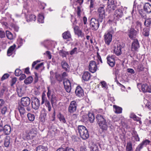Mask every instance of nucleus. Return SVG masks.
Returning a JSON list of instances; mask_svg holds the SVG:
<instances>
[{
  "label": "nucleus",
  "mask_w": 151,
  "mask_h": 151,
  "mask_svg": "<svg viewBox=\"0 0 151 151\" xmlns=\"http://www.w3.org/2000/svg\"><path fill=\"white\" fill-rule=\"evenodd\" d=\"M37 134V128L35 127H33L31 129L26 130L25 133L23 134L22 137L25 140H32L36 136Z\"/></svg>",
  "instance_id": "f257e3e1"
},
{
  "label": "nucleus",
  "mask_w": 151,
  "mask_h": 151,
  "mask_svg": "<svg viewBox=\"0 0 151 151\" xmlns=\"http://www.w3.org/2000/svg\"><path fill=\"white\" fill-rule=\"evenodd\" d=\"M96 118L100 129L102 131H106L108 126L105 117L101 114H98L96 116Z\"/></svg>",
  "instance_id": "f03ea898"
},
{
  "label": "nucleus",
  "mask_w": 151,
  "mask_h": 151,
  "mask_svg": "<svg viewBox=\"0 0 151 151\" xmlns=\"http://www.w3.org/2000/svg\"><path fill=\"white\" fill-rule=\"evenodd\" d=\"M78 128L80 137L83 139L86 140L89 138V135L88 132L85 127L83 125H78Z\"/></svg>",
  "instance_id": "7ed1b4c3"
},
{
  "label": "nucleus",
  "mask_w": 151,
  "mask_h": 151,
  "mask_svg": "<svg viewBox=\"0 0 151 151\" xmlns=\"http://www.w3.org/2000/svg\"><path fill=\"white\" fill-rule=\"evenodd\" d=\"M114 32L113 29L108 30L107 32L105 33L104 36V40L106 44L109 46L111 42L112 38V35L114 33Z\"/></svg>",
  "instance_id": "20e7f679"
},
{
  "label": "nucleus",
  "mask_w": 151,
  "mask_h": 151,
  "mask_svg": "<svg viewBox=\"0 0 151 151\" xmlns=\"http://www.w3.org/2000/svg\"><path fill=\"white\" fill-rule=\"evenodd\" d=\"M105 6L101 5L97 9V14L99 20L101 22L105 17V11L104 9Z\"/></svg>",
  "instance_id": "39448f33"
},
{
  "label": "nucleus",
  "mask_w": 151,
  "mask_h": 151,
  "mask_svg": "<svg viewBox=\"0 0 151 151\" xmlns=\"http://www.w3.org/2000/svg\"><path fill=\"white\" fill-rule=\"evenodd\" d=\"M90 27L92 30L96 31L99 26V20L95 18H92L90 21Z\"/></svg>",
  "instance_id": "423d86ee"
},
{
  "label": "nucleus",
  "mask_w": 151,
  "mask_h": 151,
  "mask_svg": "<svg viewBox=\"0 0 151 151\" xmlns=\"http://www.w3.org/2000/svg\"><path fill=\"white\" fill-rule=\"evenodd\" d=\"M77 103L76 101H72L70 102L68 108V111L70 113H73L76 111L77 108Z\"/></svg>",
  "instance_id": "0eeeda50"
},
{
  "label": "nucleus",
  "mask_w": 151,
  "mask_h": 151,
  "mask_svg": "<svg viewBox=\"0 0 151 151\" xmlns=\"http://www.w3.org/2000/svg\"><path fill=\"white\" fill-rule=\"evenodd\" d=\"M88 68L89 70L92 73H94L96 71L98 67L95 61L91 60L89 62Z\"/></svg>",
  "instance_id": "6e6552de"
},
{
  "label": "nucleus",
  "mask_w": 151,
  "mask_h": 151,
  "mask_svg": "<svg viewBox=\"0 0 151 151\" xmlns=\"http://www.w3.org/2000/svg\"><path fill=\"white\" fill-rule=\"evenodd\" d=\"M32 108L35 109H37L40 106V101L36 97L32 99Z\"/></svg>",
  "instance_id": "1a4fd4ad"
},
{
  "label": "nucleus",
  "mask_w": 151,
  "mask_h": 151,
  "mask_svg": "<svg viewBox=\"0 0 151 151\" xmlns=\"http://www.w3.org/2000/svg\"><path fill=\"white\" fill-rule=\"evenodd\" d=\"M73 29L75 35H77L78 37L83 38L84 37V33L80 29L78 26H75L73 27Z\"/></svg>",
  "instance_id": "9d476101"
},
{
  "label": "nucleus",
  "mask_w": 151,
  "mask_h": 151,
  "mask_svg": "<svg viewBox=\"0 0 151 151\" xmlns=\"http://www.w3.org/2000/svg\"><path fill=\"white\" fill-rule=\"evenodd\" d=\"M123 15V12L122 9H118L114 12L113 16L118 21Z\"/></svg>",
  "instance_id": "9b49d317"
},
{
  "label": "nucleus",
  "mask_w": 151,
  "mask_h": 151,
  "mask_svg": "<svg viewBox=\"0 0 151 151\" xmlns=\"http://www.w3.org/2000/svg\"><path fill=\"white\" fill-rule=\"evenodd\" d=\"M139 45L137 39L133 40L131 45V50L132 51H137L139 47Z\"/></svg>",
  "instance_id": "f8f14e48"
},
{
  "label": "nucleus",
  "mask_w": 151,
  "mask_h": 151,
  "mask_svg": "<svg viewBox=\"0 0 151 151\" xmlns=\"http://www.w3.org/2000/svg\"><path fill=\"white\" fill-rule=\"evenodd\" d=\"M11 138L9 136H6L4 140L3 147L5 150L9 149L11 146Z\"/></svg>",
  "instance_id": "ddd939ff"
},
{
  "label": "nucleus",
  "mask_w": 151,
  "mask_h": 151,
  "mask_svg": "<svg viewBox=\"0 0 151 151\" xmlns=\"http://www.w3.org/2000/svg\"><path fill=\"white\" fill-rule=\"evenodd\" d=\"M107 63L109 66L111 67L114 66L115 64V57L113 55L108 56L106 58Z\"/></svg>",
  "instance_id": "4468645a"
},
{
  "label": "nucleus",
  "mask_w": 151,
  "mask_h": 151,
  "mask_svg": "<svg viewBox=\"0 0 151 151\" xmlns=\"http://www.w3.org/2000/svg\"><path fill=\"white\" fill-rule=\"evenodd\" d=\"M30 103V99L28 97L22 98L21 99V104L24 106H28Z\"/></svg>",
  "instance_id": "2eb2a0df"
},
{
  "label": "nucleus",
  "mask_w": 151,
  "mask_h": 151,
  "mask_svg": "<svg viewBox=\"0 0 151 151\" xmlns=\"http://www.w3.org/2000/svg\"><path fill=\"white\" fill-rule=\"evenodd\" d=\"M150 141L148 139H146L143 141L141 143L139 144L136 147L135 151H140L143 147L144 145H149Z\"/></svg>",
  "instance_id": "dca6fc26"
},
{
  "label": "nucleus",
  "mask_w": 151,
  "mask_h": 151,
  "mask_svg": "<svg viewBox=\"0 0 151 151\" xmlns=\"http://www.w3.org/2000/svg\"><path fill=\"white\" fill-rule=\"evenodd\" d=\"M75 93L76 96L79 97H82L84 95L83 90L80 86H77L75 91Z\"/></svg>",
  "instance_id": "f3484780"
},
{
  "label": "nucleus",
  "mask_w": 151,
  "mask_h": 151,
  "mask_svg": "<svg viewBox=\"0 0 151 151\" xmlns=\"http://www.w3.org/2000/svg\"><path fill=\"white\" fill-rule=\"evenodd\" d=\"M122 48L121 45L119 44L117 45V46H115L114 47V53L116 55L119 56L122 54Z\"/></svg>",
  "instance_id": "a211bd4d"
},
{
  "label": "nucleus",
  "mask_w": 151,
  "mask_h": 151,
  "mask_svg": "<svg viewBox=\"0 0 151 151\" xmlns=\"http://www.w3.org/2000/svg\"><path fill=\"white\" fill-rule=\"evenodd\" d=\"M63 83L66 91L68 93L70 92L71 90V86L70 81L67 79L65 81H63Z\"/></svg>",
  "instance_id": "6ab92c4d"
},
{
  "label": "nucleus",
  "mask_w": 151,
  "mask_h": 151,
  "mask_svg": "<svg viewBox=\"0 0 151 151\" xmlns=\"http://www.w3.org/2000/svg\"><path fill=\"white\" fill-rule=\"evenodd\" d=\"M137 35V32L134 29L131 28L129 31L128 36L131 39L134 40Z\"/></svg>",
  "instance_id": "aec40b11"
},
{
  "label": "nucleus",
  "mask_w": 151,
  "mask_h": 151,
  "mask_svg": "<svg viewBox=\"0 0 151 151\" xmlns=\"http://www.w3.org/2000/svg\"><path fill=\"white\" fill-rule=\"evenodd\" d=\"M141 90L144 93H151V86L146 84H143L141 85Z\"/></svg>",
  "instance_id": "412c9836"
},
{
  "label": "nucleus",
  "mask_w": 151,
  "mask_h": 151,
  "mask_svg": "<svg viewBox=\"0 0 151 151\" xmlns=\"http://www.w3.org/2000/svg\"><path fill=\"white\" fill-rule=\"evenodd\" d=\"M16 46V45L14 44L9 47L7 52V55L8 56H10L13 54Z\"/></svg>",
  "instance_id": "4be33fe9"
},
{
  "label": "nucleus",
  "mask_w": 151,
  "mask_h": 151,
  "mask_svg": "<svg viewBox=\"0 0 151 151\" xmlns=\"http://www.w3.org/2000/svg\"><path fill=\"white\" fill-rule=\"evenodd\" d=\"M91 74L88 71L85 72L83 73L82 78L84 81H89L91 78Z\"/></svg>",
  "instance_id": "5701e85b"
},
{
  "label": "nucleus",
  "mask_w": 151,
  "mask_h": 151,
  "mask_svg": "<svg viewBox=\"0 0 151 151\" xmlns=\"http://www.w3.org/2000/svg\"><path fill=\"white\" fill-rule=\"evenodd\" d=\"M18 109L20 114L21 117L22 118H24L25 117L26 113V111L24 108L22 106H18Z\"/></svg>",
  "instance_id": "b1692460"
},
{
  "label": "nucleus",
  "mask_w": 151,
  "mask_h": 151,
  "mask_svg": "<svg viewBox=\"0 0 151 151\" xmlns=\"http://www.w3.org/2000/svg\"><path fill=\"white\" fill-rule=\"evenodd\" d=\"M88 1L90 2L89 7L90 11H92L95 8L96 4V0H88Z\"/></svg>",
  "instance_id": "393cba45"
},
{
  "label": "nucleus",
  "mask_w": 151,
  "mask_h": 151,
  "mask_svg": "<svg viewBox=\"0 0 151 151\" xmlns=\"http://www.w3.org/2000/svg\"><path fill=\"white\" fill-rule=\"evenodd\" d=\"M50 99L51 104L52 106L56 104L57 101H58V98L55 94H52Z\"/></svg>",
  "instance_id": "a878e982"
},
{
  "label": "nucleus",
  "mask_w": 151,
  "mask_h": 151,
  "mask_svg": "<svg viewBox=\"0 0 151 151\" xmlns=\"http://www.w3.org/2000/svg\"><path fill=\"white\" fill-rule=\"evenodd\" d=\"M3 131L5 135L9 134L11 131V127L8 125H5L4 127Z\"/></svg>",
  "instance_id": "bb28decb"
},
{
  "label": "nucleus",
  "mask_w": 151,
  "mask_h": 151,
  "mask_svg": "<svg viewBox=\"0 0 151 151\" xmlns=\"http://www.w3.org/2000/svg\"><path fill=\"white\" fill-rule=\"evenodd\" d=\"M144 9L145 11L148 13L151 12V5L148 3H146L144 6Z\"/></svg>",
  "instance_id": "cd10ccee"
},
{
  "label": "nucleus",
  "mask_w": 151,
  "mask_h": 151,
  "mask_svg": "<svg viewBox=\"0 0 151 151\" xmlns=\"http://www.w3.org/2000/svg\"><path fill=\"white\" fill-rule=\"evenodd\" d=\"M26 19L27 22L35 21L36 19V16L34 14H30L27 16Z\"/></svg>",
  "instance_id": "c85d7f7f"
},
{
  "label": "nucleus",
  "mask_w": 151,
  "mask_h": 151,
  "mask_svg": "<svg viewBox=\"0 0 151 151\" xmlns=\"http://www.w3.org/2000/svg\"><path fill=\"white\" fill-rule=\"evenodd\" d=\"M113 107L114 109V111L115 113L118 114L122 113V109L121 107L116 105H114Z\"/></svg>",
  "instance_id": "c756f323"
},
{
  "label": "nucleus",
  "mask_w": 151,
  "mask_h": 151,
  "mask_svg": "<svg viewBox=\"0 0 151 151\" xmlns=\"http://www.w3.org/2000/svg\"><path fill=\"white\" fill-rule=\"evenodd\" d=\"M36 151H47L48 148L47 146L42 145H39L35 149Z\"/></svg>",
  "instance_id": "7c9ffc66"
},
{
  "label": "nucleus",
  "mask_w": 151,
  "mask_h": 151,
  "mask_svg": "<svg viewBox=\"0 0 151 151\" xmlns=\"http://www.w3.org/2000/svg\"><path fill=\"white\" fill-rule=\"evenodd\" d=\"M62 37L63 39H67L71 38V35L70 32L67 31L63 33Z\"/></svg>",
  "instance_id": "2f4dec72"
},
{
  "label": "nucleus",
  "mask_w": 151,
  "mask_h": 151,
  "mask_svg": "<svg viewBox=\"0 0 151 151\" xmlns=\"http://www.w3.org/2000/svg\"><path fill=\"white\" fill-rule=\"evenodd\" d=\"M150 28H145L143 29L142 34L145 37H148L150 35Z\"/></svg>",
  "instance_id": "473e14b6"
},
{
  "label": "nucleus",
  "mask_w": 151,
  "mask_h": 151,
  "mask_svg": "<svg viewBox=\"0 0 151 151\" xmlns=\"http://www.w3.org/2000/svg\"><path fill=\"white\" fill-rule=\"evenodd\" d=\"M33 80L32 77V76H29L24 80V82L25 84L28 85L32 83Z\"/></svg>",
  "instance_id": "72a5a7b5"
},
{
  "label": "nucleus",
  "mask_w": 151,
  "mask_h": 151,
  "mask_svg": "<svg viewBox=\"0 0 151 151\" xmlns=\"http://www.w3.org/2000/svg\"><path fill=\"white\" fill-rule=\"evenodd\" d=\"M75 11L76 12L77 16V17L80 18L81 17V7L78 6L77 7V8H75Z\"/></svg>",
  "instance_id": "f704fd0d"
},
{
  "label": "nucleus",
  "mask_w": 151,
  "mask_h": 151,
  "mask_svg": "<svg viewBox=\"0 0 151 151\" xmlns=\"http://www.w3.org/2000/svg\"><path fill=\"white\" fill-rule=\"evenodd\" d=\"M132 144L131 142L127 143L126 148V151H133Z\"/></svg>",
  "instance_id": "c9c22d12"
},
{
  "label": "nucleus",
  "mask_w": 151,
  "mask_h": 151,
  "mask_svg": "<svg viewBox=\"0 0 151 151\" xmlns=\"http://www.w3.org/2000/svg\"><path fill=\"white\" fill-rule=\"evenodd\" d=\"M59 55L63 58L66 57L67 55H69L68 52L63 50H61L59 52Z\"/></svg>",
  "instance_id": "e433bc0d"
},
{
  "label": "nucleus",
  "mask_w": 151,
  "mask_h": 151,
  "mask_svg": "<svg viewBox=\"0 0 151 151\" xmlns=\"http://www.w3.org/2000/svg\"><path fill=\"white\" fill-rule=\"evenodd\" d=\"M132 135H133V137H134L135 140L136 141H139L140 138L139 137L138 134H137V132L135 130H132Z\"/></svg>",
  "instance_id": "4c0bfd02"
},
{
  "label": "nucleus",
  "mask_w": 151,
  "mask_h": 151,
  "mask_svg": "<svg viewBox=\"0 0 151 151\" xmlns=\"http://www.w3.org/2000/svg\"><path fill=\"white\" fill-rule=\"evenodd\" d=\"M61 65L62 68L66 71H69V70L68 69L69 68V66L68 64L65 61H62L61 63Z\"/></svg>",
  "instance_id": "58836bf2"
},
{
  "label": "nucleus",
  "mask_w": 151,
  "mask_h": 151,
  "mask_svg": "<svg viewBox=\"0 0 151 151\" xmlns=\"http://www.w3.org/2000/svg\"><path fill=\"white\" fill-rule=\"evenodd\" d=\"M88 116L89 122L91 123H93L95 119V117L94 114L93 113H88Z\"/></svg>",
  "instance_id": "ea45409f"
},
{
  "label": "nucleus",
  "mask_w": 151,
  "mask_h": 151,
  "mask_svg": "<svg viewBox=\"0 0 151 151\" xmlns=\"http://www.w3.org/2000/svg\"><path fill=\"white\" fill-rule=\"evenodd\" d=\"M58 117L60 121L62 123H65L66 121L64 116L61 113H59L58 116Z\"/></svg>",
  "instance_id": "a19ab883"
},
{
  "label": "nucleus",
  "mask_w": 151,
  "mask_h": 151,
  "mask_svg": "<svg viewBox=\"0 0 151 151\" xmlns=\"http://www.w3.org/2000/svg\"><path fill=\"white\" fill-rule=\"evenodd\" d=\"M57 151H75V150L73 148L67 147L65 148L63 147L60 148L57 150Z\"/></svg>",
  "instance_id": "79ce46f5"
},
{
  "label": "nucleus",
  "mask_w": 151,
  "mask_h": 151,
  "mask_svg": "<svg viewBox=\"0 0 151 151\" xmlns=\"http://www.w3.org/2000/svg\"><path fill=\"white\" fill-rule=\"evenodd\" d=\"M42 101L41 102V104L42 105L44 103H46L47 101H49L47 100V98L46 97V95L45 93H43L41 97Z\"/></svg>",
  "instance_id": "37998d69"
},
{
  "label": "nucleus",
  "mask_w": 151,
  "mask_h": 151,
  "mask_svg": "<svg viewBox=\"0 0 151 151\" xmlns=\"http://www.w3.org/2000/svg\"><path fill=\"white\" fill-rule=\"evenodd\" d=\"M110 18L107 21V23L110 25H111L113 23H116L118 21L113 16Z\"/></svg>",
  "instance_id": "c03bdc74"
},
{
  "label": "nucleus",
  "mask_w": 151,
  "mask_h": 151,
  "mask_svg": "<svg viewBox=\"0 0 151 151\" xmlns=\"http://www.w3.org/2000/svg\"><path fill=\"white\" fill-rule=\"evenodd\" d=\"M6 36L7 38L10 40L13 39V36L12 34L9 31H6Z\"/></svg>",
  "instance_id": "a18cd8bd"
},
{
  "label": "nucleus",
  "mask_w": 151,
  "mask_h": 151,
  "mask_svg": "<svg viewBox=\"0 0 151 151\" xmlns=\"http://www.w3.org/2000/svg\"><path fill=\"white\" fill-rule=\"evenodd\" d=\"M130 118L133 119L134 121H136L137 122L140 121L141 119L140 118L134 114H131Z\"/></svg>",
  "instance_id": "49530a36"
},
{
  "label": "nucleus",
  "mask_w": 151,
  "mask_h": 151,
  "mask_svg": "<svg viewBox=\"0 0 151 151\" xmlns=\"http://www.w3.org/2000/svg\"><path fill=\"white\" fill-rule=\"evenodd\" d=\"M145 68L142 64H139L137 66V70L139 72L143 71L144 70Z\"/></svg>",
  "instance_id": "de8ad7c7"
},
{
  "label": "nucleus",
  "mask_w": 151,
  "mask_h": 151,
  "mask_svg": "<svg viewBox=\"0 0 151 151\" xmlns=\"http://www.w3.org/2000/svg\"><path fill=\"white\" fill-rule=\"evenodd\" d=\"M27 116L28 119L30 121H33L35 119L34 115L31 114H28Z\"/></svg>",
  "instance_id": "09e8293b"
},
{
  "label": "nucleus",
  "mask_w": 151,
  "mask_h": 151,
  "mask_svg": "<svg viewBox=\"0 0 151 151\" xmlns=\"http://www.w3.org/2000/svg\"><path fill=\"white\" fill-rule=\"evenodd\" d=\"M151 21L150 18L147 19H146L144 24L145 26L147 27H149L150 25Z\"/></svg>",
  "instance_id": "8fccbe9b"
},
{
  "label": "nucleus",
  "mask_w": 151,
  "mask_h": 151,
  "mask_svg": "<svg viewBox=\"0 0 151 151\" xmlns=\"http://www.w3.org/2000/svg\"><path fill=\"white\" fill-rule=\"evenodd\" d=\"M11 27L16 32H18L19 29V27L15 24H12L11 25Z\"/></svg>",
  "instance_id": "3c124183"
},
{
  "label": "nucleus",
  "mask_w": 151,
  "mask_h": 151,
  "mask_svg": "<svg viewBox=\"0 0 151 151\" xmlns=\"http://www.w3.org/2000/svg\"><path fill=\"white\" fill-rule=\"evenodd\" d=\"M116 7V6L115 5L114 6L113 5H108L107 9L108 10L110 11L114 10Z\"/></svg>",
  "instance_id": "603ef678"
},
{
  "label": "nucleus",
  "mask_w": 151,
  "mask_h": 151,
  "mask_svg": "<svg viewBox=\"0 0 151 151\" xmlns=\"http://www.w3.org/2000/svg\"><path fill=\"white\" fill-rule=\"evenodd\" d=\"M24 93V91L22 90L21 88L17 90V93L18 96L20 97H21L23 96Z\"/></svg>",
  "instance_id": "864d4df0"
},
{
  "label": "nucleus",
  "mask_w": 151,
  "mask_h": 151,
  "mask_svg": "<svg viewBox=\"0 0 151 151\" xmlns=\"http://www.w3.org/2000/svg\"><path fill=\"white\" fill-rule=\"evenodd\" d=\"M44 16L42 14H39L38 20L40 23H43L44 22Z\"/></svg>",
  "instance_id": "5fc2aeb1"
},
{
  "label": "nucleus",
  "mask_w": 151,
  "mask_h": 151,
  "mask_svg": "<svg viewBox=\"0 0 151 151\" xmlns=\"http://www.w3.org/2000/svg\"><path fill=\"white\" fill-rule=\"evenodd\" d=\"M47 96L49 99H50V97L52 95V91L50 87H47Z\"/></svg>",
  "instance_id": "6e6d98bb"
},
{
  "label": "nucleus",
  "mask_w": 151,
  "mask_h": 151,
  "mask_svg": "<svg viewBox=\"0 0 151 151\" xmlns=\"http://www.w3.org/2000/svg\"><path fill=\"white\" fill-rule=\"evenodd\" d=\"M22 70L19 69H17L15 71V75L16 76H19L22 74Z\"/></svg>",
  "instance_id": "4d7b16f0"
},
{
  "label": "nucleus",
  "mask_w": 151,
  "mask_h": 151,
  "mask_svg": "<svg viewBox=\"0 0 151 151\" xmlns=\"http://www.w3.org/2000/svg\"><path fill=\"white\" fill-rule=\"evenodd\" d=\"M91 151H99L98 146L96 145H93L91 147Z\"/></svg>",
  "instance_id": "13d9d810"
},
{
  "label": "nucleus",
  "mask_w": 151,
  "mask_h": 151,
  "mask_svg": "<svg viewBox=\"0 0 151 151\" xmlns=\"http://www.w3.org/2000/svg\"><path fill=\"white\" fill-rule=\"evenodd\" d=\"M46 116V114H45V115H41L39 117V119L40 120V121L42 123L45 122V121Z\"/></svg>",
  "instance_id": "bf43d9fd"
},
{
  "label": "nucleus",
  "mask_w": 151,
  "mask_h": 151,
  "mask_svg": "<svg viewBox=\"0 0 151 151\" xmlns=\"http://www.w3.org/2000/svg\"><path fill=\"white\" fill-rule=\"evenodd\" d=\"M45 106L48 108V111H50L51 110V107L50 103L49 101H47L45 104Z\"/></svg>",
  "instance_id": "052dcab7"
},
{
  "label": "nucleus",
  "mask_w": 151,
  "mask_h": 151,
  "mask_svg": "<svg viewBox=\"0 0 151 151\" xmlns=\"http://www.w3.org/2000/svg\"><path fill=\"white\" fill-rule=\"evenodd\" d=\"M144 11L142 9L139 10V14L141 15V17L143 18L146 16V14Z\"/></svg>",
  "instance_id": "680f3d73"
},
{
  "label": "nucleus",
  "mask_w": 151,
  "mask_h": 151,
  "mask_svg": "<svg viewBox=\"0 0 151 151\" xmlns=\"http://www.w3.org/2000/svg\"><path fill=\"white\" fill-rule=\"evenodd\" d=\"M97 59H96L97 61L98 62V63H99V61H100L101 63H102L103 62L102 60L101 57L99 53L97 52Z\"/></svg>",
  "instance_id": "e2e57ef3"
},
{
  "label": "nucleus",
  "mask_w": 151,
  "mask_h": 151,
  "mask_svg": "<svg viewBox=\"0 0 151 151\" xmlns=\"http://www.w3.org/2000/svg\"><path fill=\"white\" fill-rule=\"evenodd\" d=\"M55 78L56 80L59 82L62 81L63 79L62 76H61L60 74L56 75L55 76Z\"/></svg>",
  "instance_id": "0e129e2a"
},
{
  "label": "nucleus",
  "mask_w": 151,
  "mask_h": 151,
  "mask_svg": "<svg viewBox=\"0 0 151 151\" xmlns=\"http://www.w3.org/2000/svg\"><path fill=\"white\" fill-rule=\"evenodd\" d=\"M77 48L76 47H74L72 50L70 52V54L71 55H72L74 54H77L78 52L77 51Z\"/></svg>",
  "instance_id": "69168bd1"
},
{
  "label": "nucleus",
  "mask_w": 151,
  "mask_h": 151,
  "mask_svg": "<svg viewBox=\"0 0 151 151\" xmlns=\"http://www.w3.org/2000/svg\"><path fill=\"white\" fill-rule=\"evenodd\" d=\"M9 76V75L8 73L4 74L1 78V80L2 81L7 78Z\"/></svg>",
  "instance_id": "338daca9"
},
{
  "label": "nucleus",
  "mask_w": 151,
  "mask_h": 151,
  "mask_svg": "<svg viewBox=\"0 0 151 151\" xmlns=\"http://www.w3.org/2000/svg\"><path fill=\"white\" fill-rule=\"evenodd\" d=\"M5 35L4 32L0 29V37L3 38L5 37Z\"/></svg>",
  "instance_id": "774afa93"
}]
</instances>
